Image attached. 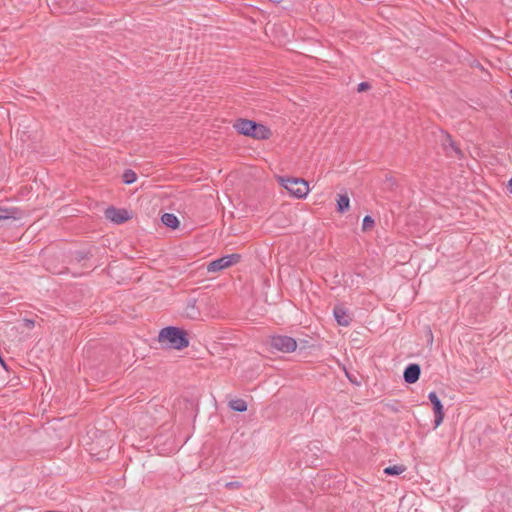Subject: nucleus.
<instances>
[{"label":"nucleus","mask_w":512,"mask_h":512,"mask_svg":"<svg viewBox=\"0 0 512 512\" xmlns=\"http://www.w3.org/2000/svg\"><path fill=\"white\" fill-rule=\"evenodd\" d=\"M100 248L94 245H87L80 249L70 251L69 253V267H66V274L71 273L73 276L82 275L84 272L73 270L76 265H79L82 269H89L92 265L89 263L90 260L99 252Z\"/></svg>","instance_id":"obj_1"},{"label":"nucleus","mask_w":512,"mask_h":512,"mask_svg":"<svg viewBox=\"0 0 512 512\" xmlns=\"http://www.w3.org/2000/svg\"><path fill=\"white\" fill-rule=\"evenodd\" d=\"M158 340L165 343L169 348L176 350H182L189 346L187 331L175 326H167L161 329Z\"/></svg>","instance_id":"obj_2"},{"label":"nucleus","mask_w":512,"mask_h":512,"mask_svg":"<svg viewBox=\"0 0 512 512\" xmlns=\"http://www.w3.org/2000/svg\"><path fill=\"white\" fill-rule=\"evenodd\" d=\"M233 128L239 134L257 140H266L271 136V130L267 126L245 118L236 119Z\"/></svg>","instance_id":"obj_3"},{"label":"nucleus","mask_w":512,"mask_h":512,"mask_svg":"<svg viewBox=\"0 0 512 512\" xmlns=\"http://www.w3.org/2000/svg\"><path fill=\"white\" fill-rule=\"evenodd\" d=\"M281 185L296 198H304L309 192L308 182L302 178L281 177Z\"/></svg>","instance_id":"obj_4"},{"label":"nucleus","mask_w":512,"mask_h":512,"mask_svg":"<svg viewBox=\"0 0 512 512\" xmlns=\"http://www.w3.org/2000/svg\"><path fill=\"white\" fill-rule=\"evenodd\" d=\"M240 260H241V255L238 253L225 255L218 259L211 261L207 265V271L210 273L219 272L223 269H226L228 267H231L232 265L239 263Z\"/></svg>","instance_id":"obj_5"},{"label":"nucleus","mask_w":512,"mask_h":512,"mask_svg":"<svg viewBox=\"0 0 512 512\" xmlns=\"http://www.w3.org/2000/svg\"><path fill=\"white\" fill-rule=\"evenodd\" d=\"M270 346L283 353H290L296 350L297 342L294 338L286 335H275L270 337Z\"/></svg>","instance_id":"obj_6"},{"label":"nucleus","mask_w":512,"mask_h":512,"mask_svg":"<svg viewBox=\"0 0 512 512\" xmlns=\"http://www.w3.org/2000/svg\"><path fill=\"white\" fill-rule=\"evenodd\" d=\"M105 216L116 224H122L130 219V215L126 209H119L114 206L105 210Z\"/></svg>","instance_id":"obj_7"},{"label":"nucleus","mask_w":512,"mask_h":512,"mask_svg":"<svg viewBox=\"0 0 512 512\" xmlns=\"http://www.w3.org/2000/svg\"><path fill=\"white\" fill-rule=\"evenodd\" d=\"M428 398L433 405V411L435 414V428L438 427L444 419V409L441 400L438 398L436 392L432 391L429 393Z\"/></svg>","instance_id":"obj_8"},{"label":"nucleus","mask_w":512,"mask_h":512,"mask_svg":"<svg viewBox=\"0 0 512 512\" xmlns=\"http://www.w3.org/2000/svg\"><path fill=\"white\" fill-rule=\"evenodd\" d=\"M333 315L337 323L341 326H349L352 322L351 314L343 304H337L334 306Z\"/></svg>","instance_id":"obj_9"},{"label":"nucleus","mask_w":512,"mask_h":512,"mask_svg":"<svg viewBox=\"0 0 512 512\" xmlns=\"http://www.w3.org/2000/svg\"><path fill=\"white\" fill-rule=\"evenodd\" d=\"M420 374V365L416 363H411L405 368L403 372V378L406 383L414 384L419 380Z\"/></svg>","instance_id":"obj_10"},{"label":"nucleus","mask_w":512,"mask_h":512,"mask_svg":"<svg viewBox=\"0 0 512 512\" xmlns=\"http://www.w3.org/2000/svg\"><path fill=\"white\" fill-rule=\"evenodd\" d=\"M442 146L448 156H452V154L449 151V149H451L455 153V156H457L458 158L463 157V153H462L461 149L458 147V145L452 139V137L449 133H445L444 139L442 141Z\"/></svg>","instance_id":"obj_11"},{"label":"nucleus","mask_w":512,"mask_h":512,"mask_svg":"<svg viewBox=\"0 0 512 512\" xmlns=\"http://www.w3.org/2000/svg\"><path fill=\"white\" fill-rule=\"evenodd\" d=\"M183 314L185 317L195 320L200 317V309L197 306V300L195 298H189L186 302Z\"/></svg>","instance_id":"obj_12"},{"label":"nucleus","mask_w":512,"mask_h":512,"mask_svg":"<svg viewBox=\"0 0 512 512\" xmlns=\"http://www.w3.org/2000/svg\"><path fill=\"white\" fill-rule=\"evenodd\" d=\"M162 223L172 229H176L179 226L178 218L172 213H164L161 217Z\"/></svg>","instance_id":"obj_13"},{"label":"nucleus","mask_w":512,"mask_h":512,"mask_svg":"<svg viewBox=\"0 0 512 512\" xmlns=\"http://www.w3.org/2000/svg\"><path fill=\"white\" fill-rule=\"evenodd\" d=\"M350 199L347 194L338 195L337 199V211L339 213H344L349 209Z\"/></svg>","instance_id":"obj_14"},{"label":"nucleus","mask_w":512,"mask_h":512,"mask_svg":"<svg viewBox=\"0 0 512 512\" xmlns=\"http://www.w3.org/2000/svg\"><path fill=\"white\" fill-rule=\"evenodd\" d=\"M229 408L236 412H245L247 410V403L243 399L231 400L228 404Z\"/></svg>","instance_id":"obj_15"},{"label":"nucleus","mask_w":512,"mask_h":512,"mask_svg":"<svg viewBox=\"0 0 512 512\" xmlns=\"http://www.w3.org/2000/svg\"><path fill=\"white\" fill-rule=\"evenodd\" d=\"M405 467L403 465H393V466H388L384 469V473L386 475H391V476H395V475H400L401 473H403L405 471Z\"/></svg>","instance_id":"obj_16"},{"label":"nucleus","mask_w":512,"mask_h":512,"mask_svg":"<svg viewBox=\"0 0 512 512\" xmlns=\"http://www.w3.org/2000/svg\"><path fill=\"white\" fill-rule=\"evenodd\" d=\"M137 175L132 169H126L122 175V180L125 184H132L136 181Z\"/></svg>","instance_id":"obj_17"},{"label":"nucleus","mask_w":512,"mask_h":512,"mask_svg":"<svg viewBox=\"0 0 512 512\" xmlns=\"http://www.w3.org/2000/svg\"><path fill=\"white\" fill-rule=\"evenodd\" d=\"M81 9H83V7L78 5L75 0H66V13H75Z\"/></svg>","instance_id":"obj_18"},{"label":"nucleus","mask_w":512,"mask_h":512,"mask_svg":"<svg viewBox=\"0 0 512 512\" xmlns=\"http://www.w3.org/2000/svg\"><path fill=\"white\" fill-rule=\"evenodd\" d=\"M374 225H375L374 219L371 216L366 215L362 222L363 231L371 230L374 227Z\"/></svg>","instance_id":"obj_19"},{"label":"nucleus","mask_w":512,"mask_h":512,"mask_svg":"<svg viewBox=\"0 0 512 512\" xmlns=\"http://www.w3.org/2000/svg\"><path fill=\"white\" fill-rule=\"evenodd\" d=\"M17 214V209H7L0 207V215H7V217H5L4 219L16 218Z\"/></svg>","instance_id":"obj_20"},{"label":"nucleus","mask_w":512,"mask_h":512,"mask_svg":"<svg viewBox=\"0 0 512 512\" xmlns=\"http://www.w3.org/2000/svg\"><path fill=\"white\" fill-rule=\"evenodd\" d=\"M242 483L239 482V481H230V482H227L225 484V487L228 489V490H237V489H240L242 488Z\"/></svg>","instance_id":"obj_21"},{"label":"nucleus","mask_w":512,"mask_h":512,"mask_svg":"<svg viewBox=\"0 0 512 512\" xmlns=\"http://www.w3.org/2000/svg\"><path fill=\"white\" fill-rule=\"evenodd\" d=\"M371 88V85L370 83L368 82H361L358 84V87H357V91L358 92H364V91H367Z\"/></svg>","instance_id":"obj_22"},{"label":"nucleus","mask_w":512,"mask_h":512,"mask_svg":"<svg viewBox=\"0 0 512 512\" xmlns=\"http://www.w3.org/2000/svg\"><path fill=\"white\" fill-rule=\"evenodd\" d=\"M507 188L509 192L512 193V178L509 180Z\"/></svg>","instance_id":"obj_23"},{"label":"nucleus","mask_w":512,"mask_h":512,"mask_svg":"<svg viewBox=\"0 0 512 512\" xmlns=\"http://www.w3.org/2000/svg\"><path fill=\"white\" fill-rule=\"evenodd\" d=\"M269 1L272 2V3H279L280 2V0H269Z\"/></svg>","instance_id":"obj_24"},{"label":"nucleus","mask_w":512,"mask_h":512,"mask_svg":"<svg viewBox=\"0 0 512 512\" xmlns=\"http://www.w3.org/2000/svg\"><path fill=\"white\" fill-rule=\"evenodd\" d=\"M5 217H7V215H0V220L4 219Z\"/></svg>","instance_id":"obj_25"},{"label":"nucleus","mask_w":512,"mask_h":512,"mask_svg":"<svg viewBox=\"0 0 512 512\" xmlns=\"http://www.w3.org/2000/svg\"><path fill=\"white\" fill-rule=\"evenodd\" d=\"M50 1H51L52 4L54 3L53 0H50Z\"/></svg>","instance_id":"obj_26"},{"label":"nucleus","mask_w":512,"mask_h":512,"mask_svg":"<svg viewBox=\"0 0 512 512\" xmlns=\"http://www.w3.org/2000/svg\"><path fill=\"white\" fill-rule=\"evenodd\" d=\"M510 93H511V97H512V90L510 91Z\"/></svg>","instance_id":"obj_27"}]
</instances>
